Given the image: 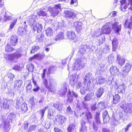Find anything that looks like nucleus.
<instances>
[{"mask_svg": "<svg viewBox=\"0 0 132 132\" xmlns=\"http://www.w3.org/2000/svg\"><path fill=\"white\" fill-rule=\"evenodd\" d=\"M16 116L15 114L13 113H10L6 119L4 117L2 119V121L3 122V126L4 129L5 130L8 131L10 128L9 123L12 122L13 120L15 119Z\"/></svg>", "mask_w": 132, "mask_h": 132, "instance_id": "obj_1", "label": "nucleus"}, {"mask_svg": "<svg viewBox=\"0 0 132 132\" xmlns=\"http://www.w3.org/2000/svg\"><path fill=\"white\" fill-rule=\"evenodd\" d=\"M30 25L31 26L32 29V31L34 32L36 31L37 33H40L42 30V25L39 23H36L35 19L33 18H31L28 20Z\"/></svg>", "mask_w": 132, "mask_h": 132, "instance_id": "obj_2", "label": "nucleus"}, {"mask_svg": "<svg viewBox=\"0 0 132 132\" xmlns=\"http://www.w3.org/2000/svg\"><path fill=\"white\" fill-rule=\"evenodd\" d=\"M127 118L125 115H123L122 112H119L117 113L116 116L114 117L113 121L114 122L113 124L114 125H116L120 122V120H123L127 119Z\"/></svg>", "mask_w": 132, "mask_h": 132, "instance_id": "obj_3", "label": "nucleus"}, {"mask_svg": "<svg viewBox=\"0 0 132 132\" xmlns=\"http://www.w3.org/2000/svg\"><path fill=\"white\" fill-rule=\"evenodd\" d=\"M85 65V63L80 59H78L73 64V70L77 71L83 68Z\"/></svg>", "mask_w": 132, "mask_h": 132, "instance_id": "obj_4", "label": "nucleus"}, {"mask_svg": "<svg viewBox=\"0 0 132 132\" xmlns=\"http://www.w3.org/2000/svg\"><path fill=\"white\" fill-rule=\"evenodd\" d=\"M22 53V51L20 49H18L15 53L9 55L8 59L11 61L15 62L16 61V59L21 56Z\"/></svg>", "mask_w": 132, "mask_h": 132, "instance_id": "obj_5", "label": "nucleus"}, {"mask_svg": "<svg viewBox=\"0 0 132 132\" xmlns=\"http://www.w3.org/2000/svg\"><path fill=\"white\" fill-rule=\"evenodd\" d=\"M120 107L123 109L124 111L126 113H130L132 112V104L131 103H125V102H122Z\"/></svg>", "mask_w": 132, "mask_h": 132, "instance_id": "obj_6", "label": "nucleus"}, {"mask_svg": "<svg viewBox=\"0 0 132 132\" xmlns=\"http://www.w3.org/2000/svg\"><path fill=\"white\" fill-rule=\"evenodd\" d=\"M60 4H59L55 5L53 8H50L47 11V12H50L51 16L54 18L55 16H56L59 13L60 10Z\"/></svg>", "mask_w": 132, "mask_h": 132, "instance_id": "obj_7", "label": "nucleus"}, {"mask_svg": "<svg viewBox=\"0 0 132 132\" xmlns=\"http://www.w3.org/2000/svg\"><path fill=\"white\" fill-rule=\"evenodd\" d=\"M92 74L90 72L86 73L85 78L84 79L83 83L85 85L88 87L89 86L91 81L93 82L94 78L92 76Z\"/></svg>", "mask_w": 132, "mask_h": 132, "instance_id": "obj_8", "label": "nucleus"}, {"mask_svg": "<svg viewBox=\"0 0 132 132\" xmlns=\"http://www.w3.org/2000/svg\"><path fill=\"white\" fill-rule=\"evenodd\" d=\"M49 83H48V80L46 79H44L43 80V83L45 87L47 89H49L52 92L50 89V87L53 86L55 84V81L54 79L52 78H50L49 80Z\"/></svg>", "mask_w": 132, "mask_h": 132, "instance_id": "obj_9", "label": "nucleus"}, {"mask_svg": "<svg viewBox=\"0 0 132 132\" xmlns=\"http://www.w3.org/2000/svg\"><path fill=\"white\" fill-rule=\"evenodd\" d=\"M93 36L95 38H98L99 37V39H97L99 45L103 44L105 40V38L104 36L101 33L99 34V33H95L93 35Z\"/></svg>", "mask_w": 132, "mask_h": 132, "instance_id": "obj_10", "label": "nucleus"}, {"mask_svg": "<svg viewBox=\"0 0 132 132\" xmlns=\"http://www.w3.org/2000/svg\"><path fill=\"white\" fill-rule=\"evenodd\" d=\"M132 67L131 64L129 63H126L123 68L122 76L124 77H126L129 72L130 71Z\"/></svg>", "mask_w": 132, "mask_h": 132, "instance_id": "obj_11", "label": "nucleus"}, {"mask_svg": "<svg viewBox=\"0 0 132 132\" xmlns=\"http://www.w3.org/2000/svg\"><path fill=\"white\" fill-rule=\"evenodd\" d=\"M65 34L67 39L69 40H74L76 38V35L73 31H68L65 32Z\"/></svg>", "mask_w": 132, "mask_h": 132, "instance_id": "obj_12", "label": "nucleus"}, {"mask_svg": "<svg viewBox=\"0 0 132 132\" xmlns=\"http://www.w3.org/2000/svg\"><path fill=\"white\" fill-rule=\"evenodd\" d=\"M111 24L110 23H107L106 24L103 26L101 29V31L104 34H109L110 33L111 31L110 27Z\"/></svg>", "mask_w": 132, "mask_h": 132, "instance_id": "obj_13", "label": "nucleus"}, {"mask_svg": "<svg viewBox=\"0 0 132 132\" xmlns=\"http://www.w3.org/2000/svg\"><path fill=\"white\" fill-rule=\"evenodd\" d=\"M64 13L66 18L73 19L76 16V14L72 10L64 11Z\"/></svg>", "mask_w": 132, "mask_h": 132, "instance_id": "obj_14", "label": "nucleus"}, {"mask_svg": "<svg viewBox=\"0 0 132 132\" xmlns=\"http://www.w3.org/2000/svg\"><path fill=\"white\" fill-rule=\"evenodd\" d=\"M67 118L64 116L60 115H57L56 118V121L59 125H62L67 120Z\"/></svg>", "mask_w": 132, "mask_h": 132, "instance_id": "obj_15", "label": "nucleus"}, {"mask_svg": "<svg viewBox=\"0 0 132 132\" xmlns=\"http://www.w3.org/2000/svg\"><path fill=\"white\" fill-rule=\"evenodd\" d=\"M4 101L3 107L6 110L9 109L10 105L12 104L13 103V102L12 100H4Z\"/></svg>", "mask_w": 132, "mask_h": 132, "instance_id": "obj_16", "label": "nucleus"}, {"mask_svg": "<svg viewBox=\"0 0 132 132\" xmlns=\"http://www.w3.org/2000/svg\"><path fill=\"white\" fill-rule=\"evenodd\" d=\"M112 28L116 32H118L121 30V24L118 22H115L112 24Z\"/></svg>", "mask_w": 132, "mask_h": 132, "instance_id": "obj_17", "label": "nucleus"}, {"mask_svg": "<svg viewBox=\"0 0 132 132\" xmlns=\"http://www.w3.org/2000/svg\"><path fill=\"white\" fill-rule=\"evenodd\" d=\"M102 118L103 119V121L104 123H106L109 122L110 119L108 112L105 110L102 113Z\"/></svg>", "mask_w": 132, "mask_h": 132, "instance_id": "obj_18", "label": "nucleus"}, {"mask_svg": "<svg viewBox=\"0 0 132 132\" xmlns=\"http://www.w3.org/2000/svg\"><path fill=\"white\" fill-rule=\"evenodd\" d=\"M110 71L111 74L114 76L118 75L119 73V69L115 66L111 67L110 68Z\"/></svg>", "mask_w": 132, "mask_h": 132, "instance_id": "obj_19", "label": "nucleus"}, {"mask_svg": "<svg viewBox=\"0 0 132 132\" xmlns=\"http://www.w3.org/2000/svg\"><path fill=\"white\" fill-rule=\"evenodd\" d=\"M125 60L124 58L121 57L119 54H117V61L119 65L122 66L125 63Z\"/></svg>", "mask_w": 132, "mask_h": 132, "instance_id": "obj_20", "label": "nucleus"}, {"mask_svg": "<svg viewBox=\"0 0 132 132\" xmlns=\"http://www.w3.org/2000/svg\"><path fill=\"white\" fill-rule=\"evenodd\" d=\"M74 24L75 28L78 32H79L81 30L82 24L81 22L76 21L74 22Z\"/></svg>", "mask_w": 132, "mask_h": 132, "instance_id": "obj_21", "label": "nucleus"}, {"mask_svg": "<svg viewBox=\"0 0 132 132\" xmlns=\"http://www.w3.org/2000/svg\"><path fill=\"white\" fill-rule=\"evenodd\" d=\"M106 68L105 65L104 64H101L97 71V73L100 75L104 73Z\"/></svg>", "mask_w": 132, "mask_h": 132, "instance_id": "obj_22", "label": "nucleus"}, {"mask_svg": "<svg viewBox=\"0 0 132 132\" xmlns=\"http://www.w3.org/2000/svg\"><path fill=\"white\" fill-rule=\"evenodd\" d=\"M53 106L59 111H60L62 109V103L60 102H57L53 104Z\"/></svg>", "mask_w": 132, "mask_h": 132, "instance_id": "obj_23", "label": "nucleus"}, {"mask_svg": "<svg viewBox=\"0 0 132 132\" xmlns=\"http://www.w3.org/2000/svg\"><path fill=\"white\" fill-rule=\"evenodd\" d=\"M112 50L115 51L117 48L118 42L116 38H114L112 41Z\"/></svg>", "mask_w": 132, "mask_h": 132, "instance_id": "obj_24", "label": "nucleus"}, {"mask_svg": "<svg viewBox=\"0 0 132 132\" xmlns=\"http://www.w3.org/2000/svg\"><path fill=\"white\" fill-rule=\"evenodd\" d=\"M64 37V33L63 32H59L55 37L54 39L56 41L63 39Z\"/></svg>", "mask_w": 132, "mask_h": 132, "instance_id": "obj_25", "label": "nucleus"}, {"mask_svg": "<svg viewBox=\"0 0 132 132\" xmlns=\"http://www.w3.org/2000/svg\"><path fill=\"white\" fill-rule=\"evenodd\" d=\"M126 86L123 85L118 86L117 89V90L119 93H123L125 90Z\"/></svg>", "mask_w": 132, "mask_h": 132, "instance_id": "obj_26", "label": "nucleus"}, {"mask_svg": "<svg viewBox=\"0 0 132 132\" xmlns=\"http://www.w3.org/2000/svg\"><path fill=\"white\" fill-rule=\"evenodd\" d=\"M17 37L15 36H13L11 37V39L10 43L13 46H15L17 43Z\"/></svg>", "mask_w": 132, "mask_h": 132, "instance_id": "obj_27", "label": "nucleus"}, {"mask_svg": "<svg viewBox=\"0 0 132 132\" xmlns=\"http://www.w3.org/2000/svg\"><path fill=\"white\" fill-rule=\"evenodd\" d=\"M67 90L66 87L64 86L59 90L58 94L60 96H63L65 95L66 92L67 91Z\"/></svg>", "mask_w": 132, "mask_h": 132, "instance_id": "obj_28", "label": "nucleus"}, {"mask_svg": "<svg viewBox=\"0 0 132 132\" xmlns=\"http://www.w3.org/2000/svg\"><path fill=\"white\" fill-rule=\"evenodd\" d=\"M22 81L20 80L16 81L14 82V87L18 90L22 84Z\"/></svg>", "mask_w": 132, "mask_h": 132, "instance_id": "obj_29", "label": "nucleus"}, {"mask_svg": "<svg viewBox=\"0 0 132 132\" xmlns=\"http://www.w3.org/2000/svg\"><path fill=\"white\" fill-rule=\"evenodd\" d=\"M132 20H126L125 23V27L128 28L131 30L132 26Z\"/></svg>", "mask_w": 132, "mask_h": 132, "instance_id": "obj_30", "label": "nucleus"}, {"mask_svg": "<svg viewBox=\"0 0 132 132\" xmlns=\"http://www.w3.org/2000/svg\"><path fill=\"white\" fill-rule=\"evenodd\" d=\"M54 111V110L52 108H50L48 109L47 117L49 119H52L54 118L53 112Z\"/></svg>", "mask_w": 132, "mask_h": 132, "instance_id": "obj_31", "label": "nucleus"}, {"mask_svg": "<svg viewBox=\"0 0 132 132\" xmlns=\"http://www.w3.org/2000/svg\"><path fill=\"white\" fill-rule=\"evenodd\" d=\"M67 101L68 102L70 103H72L73 102V96L72 95L71 92L69 89V92L67 94Z\"/></svg>", "mask_w": 132, "mask_h": 132, "instance_id": "obj_32", "label": "nucleus"}, {"mask_svg": "<svg viewBox=\"0 0 132 132\" xmlns=\"http://www.w3.org/2000/svg\"><path fill=\"white\" fill-rule=\"evenodd\" d=\"M104 92V89L102 87H100L96 92V96L97 97H100L102 95Z\"/></svg>", "mask_w": 132, "mask_h": 132, "instance_id": "obj_33", "label": "nucleus"}, {"mask_svg": "<svg viewBox=\"0 0 132 132\" xmlns=\"http://www.w3.org/2000/svg\"><path fill=\"white\" fill-rule=\"evenodd\" d=\"M75 126V125L74 123L70 125L67 129L68 132H76L74 129Z\"/></svg>", "mask_w": 132, "mask_h": 132, "instance_id": "obj_34", "label": "nucleus"}, {"mask_svg": "<svg viewBox=\"0 0 132 132\" xmlns=\"http://www.w3.org/2000/svg\"><path fill=\"white\" fill-rule=\"evenodd\" d=\"M18 33L21 36H23L26 34V30L24 28L19 27L18 30Z\"/></svg>", "mask_w": 132, "mask_h": 132, "instance_id": "obj_35", "label": "nucleus"}, {"mask_svg": "<svg viewBox=\"0 0 132 132\" xmlns=\"http://www.w3.org/2000/svg\"><path fill=\"white\" fill-rule=\"evenodd\" d=\"M120 100V97L118 94H116L113 97V102L114 104H117Z\"/></svg>", "mask_w": 132, "mask_h": 132, "instance_id": "obj_36", "label": "nucleus"}, {"mask_svg": "<svg viewBox=\"0 0 132 132\" xmlns=\"http://www.w3.org/2000/svg\"><path fill=\"white\" fill-rule=\"evenodd\" d=\"M46 34L48 36L50 37L53 35V31L52 28L49 27L46 30Z\"/></svg>", "mask_w": 132, "mask_h": 132, "instance_id": "obj_37", "label": "nucleus"}, {"mask_svg": "<svg viewBox=\"0 0 132 132\" xmlns=\"http://www.w3.org/2000/svg\"><path fill=\"white\" fill-rule=\"evenodd\" d=\"M38 14L39 16L41 15L43 16H47V13H46L45 11V9H44L43 8L40 9L39 11L38 12Z\"/></svg>", "mask_w": 132, "mask_h": 132, "instance_id": "obj_38", "label": "nucleus"}, {"mask_svg": "<svg viewBox=\"0 0 132 132\" xmlns=\"http://www.w3.org/2000/svg\"><path fill=\"white\" fill-rule=\"evenodd\" d=\"M100 113L99 112H97L95 114V119L96 123L97 124H100L101 121L100 119Z\"/></svg>", "mask_w": 132, "mask_h": 132, "instance_id": "obj_39", "label": "nucleus"}, {"mask_svg": "<svg viewBox=\"0 0 132 132\" xmlns=\"http://www.w3.org/2000/svg\"><path fill=\"white\" fill-rule=\"evenodd\" d=\"M27 68L28 70L30 72H32L34 70V65L32 64H29L27 65Z\"/></svg>", "mask_w": 132, "mask_h": 132, "instance_id": "obj_40", "label": "nucleus"}, {"mask_svg": "<svg viewBox=\"0 0 132 132\" xmlns=\"http://www.w3.org/2000/svg\"><path fill=\"white\" fill-rule=\"evenodd\" d=\"M7 76L9 80L10 83H11L13 80V78L14 77V75L11 73H8Z\"/></svg>", "mask_w": 132, "mask_h": 132, "instance_id": "obj_41", "label": "nucleus"}, {"mask_svg": "<svg viewBox=\"0 0 132 132\" xmlns=\"http://www.w3.org/2000/svg\"><path fill=\"white\" fill-rule=\"evenodd\" d=\"M98 82L97 84H101L104 83L105 81V78L102 76H100L98 78Z\"/></svg>", "mask_w": 132, "mask_h": 132, "instance_id": "obj_42", "label": "nucleus"}, {"mask_svg": "<svg viewBox=\"0 0 132 132\" xmlns=\"http://www.w3.org/2000/svg\"><path fill=\"white\" fill-rule=\"evenodd\" d=\"M48 106H46L42 110H41L39 112L40 113V115H41V119L43 120V118L44 115V114L45 113V111L46 109L48 108Z\"/></svg>", "mask_w": 132, "mask_h": 132, "instance_id": "obj_43", "label": "nucleus"}, {"mask_svg": "<svg viewBox=\"0 0 132 132\" xmlns=\"http://www.w3.org/2000/svg\"><path fill=\"white\" fill-rule=\"evenodd\" d=\"M75 77L73 76H71L70 77V83L72 86H73L75 85Z\"/></svg>", "mask_w": 132, "mask_h": 132, "instance_id": "obj_44", "label": "nucleus"}, {"mask_svg": "<svg viewBox=\"0 0 132 132\" xmlns=\"http://www.w3.org/2000/svg\"><path fill=\"white\" fill-rule=\"evenodd\" d=\"M66 113L68 115H71L73 114V112L71 109L70 106H69L67 108L66 110Z\"/></svg>", "mask_w": 132, "mask_h": 132, "instance_id": "obj_45", "label": "nucleus"}, {"mask_svg": "<svg viewBox=\"0 0 132 132\" xmlns=\"http://www.w3.org/2000/svg\"><path fill=\"white\" fill-rule=\"evenodd\" d=\"M21 109V111L23 112H26L28 109L27 104L25 103H23L22 105Z\"/></svg>", "mask_w": 132, "mask_h": 132, "instance_id": "obj_46", "label": "nucleus"}, {"mask_svg": "<svg viewBox=\"0 0 132 132\" xmlns=\"http://www.w3.org/2000/svg\"><path fill=\"white\" fill-rule=\"evenodd\" d=\"M86 116L87 120L88 122H89V120L92 118V115L91 113L89 112H87L86 113Z\"/></svg>", "mask_w": 132, "mask_h": 132, "instance_id": "obj_47", "label": "nucleus"}, {"mask_svg": "<svg viewBox=\"0 0 132 132\" xmlns=\"http://www.w3.org/2000/svg\"><path fill=\"white\" fill-rule=\"evenodd\" d=\"M44 38V37L43 35L42 34H39L38 35L37 37V41L39 42H42Z\"/></svg>", "mask_w": 132, "mask_h": 132, "instance_id": "obj_48", "label": "nucleus"}, {"mask_svg": "<svg viewBox=\"0 0 132 132\" xmlns=\"http://www.w3.org/2000/svg\"><path fill=\"white\" fill-rule=\"evenodd\" d=\"M39 47L38 46H34L32 47V49L31 51V53H34L36 52L39 49Z\"/></svg>", "mask_w": 132, "mask_h": 132, "instance_id": "obj_49", "label": "nucleus"}, {"mask_svg": "<svg viewBox=\"0 0 132 132\" xmlns=\"http://www.w3.org/2000/svg\"><path fill=\"white\" fill-rule=\"evenodd\" d=\"M17 18L15 19H14V21L11 23L10 25L9 29L10 30H11L13 28V27L15 25V23L17 21Z\"/></svg>", "mask_w": 132, "mask_h": 132, "instance_id": "obj_50", "label": "nucleus"}, {"mask_svg": "<svg viewBox=\"0 0 132 132\" xmlns=\"http://www.w3.org/2000/svg\"><path fill=\"white\" fill-rule=\"evenodd\" d=\"M13 50V48L9 45H7L5 47V51L6 52H9Z\"/></svg>", "mask_w": 132, "mask_h": 132, "instance_id": "obj_51", "label": "nucleus"}, {"mask_svg": "<svg viewBox=\"0 0 132 132\" xmlns=\"http://www.w3.org/2000/svg\"><path fill=\"white\" fill-rule=\"evenodd\" d=\"M44 100L43 99H41L39 101H37L36 102L37 104L39 105L40 106H43V104L44 102Z\"/></svg>", "mask_w": 132, "mask_h": 132, "instance_id": "obj_52", "label": "nucleus"}, {"mask_svg": "<svg viewBox=\"0 0 132 132\" xmlns=\"http://www.w3.org/2000/svg\"><path fill=\"white\" fill-rule=\"evenodd\" d=\"M13 69L15 70L20 71L21 70L22 68L20 67V65H16L13 68Z\"/></svg>", "mask_w": 132, "mask_h": 132, "instance_id": "obj_53", "label": "nucleus"}, {"mask_svg": "<svg viewBox=\"0 0 132 132\" xmlns=\"http://www.w3.org/2000/svg\"><path fill=\"white\" fill-rule=\"evenodd\" d=\"M85 52V49L84 47H82L80 48L79 51L78 52V54H81V55L84 54Z\"/></svg>", "mask_w": 132, "mask_h": 132, "instance_id": "obj_54", "label": "nucleus"}, {"mask_svg": "<svg viewBox=\"0 0 132 132\" xmlns=\"http://www.w3.org/2000/svg\"><path fill=\"white\" fill-rule=\"evenodd\" d=\"M91 96L89 94H87L84 97V100L85 101H89L91 99Z\"/></svg>", "mask_w": 132, "mask_h": 132, "instance_id": "obj_55", "label": "nucleus"}, {"mask_svg": "<svg viewBox=\"0 0 132 132\" xmlns=\"http://www.w3.org/2000/svg\"><path fill=\"white\" fill-rule=\"evenodd\" d=\"M28 123L27 121H25L22 125V127L25 130H27V128L28 126Z\"/></svg>", "mask_w": 132, "mask_h": 132, "instance_id": "obj_56", "label": "nucleus"}, {"mask_svg": "<svg viewBox=\"0 0 132 132\" xmlns=\"http://www.w3.org/2000/svg\"><path fill=\"white\" fill-rule=\"evenodd\" d=\"M36 127V126L35 125H32L29 127V129L27 131V132L31 131L33 130H34Z\"/></svg>", "mask_w": 132, "mask_h": 132, "instance_id": "obj_57", "label": "nucleus"}, {"mask_svg": "<svg viewBox=\"0 0 132 132\" xmlns=\"http://www.w3.org/2000/svg\"><path fill=\"white\" fill-rule=\"evenodd\" d=\"M32 88V86L30 83L26 87V90L27 92L30 91V90Z\"/></svg>", "mask_w": 132, "mask_h": 132, "instance_id": "obj_58", "label": "nucleus"}, {"mask_svg": "<svg viewBox=\"0 0 132 132\" xmlns=\"http://www.w3.org/2000/svg\"><path fill=\"white\" fill-rule=\"evenodd\" d=\"M129 5V4H127L126 3L125 5L123 6V8L124 10L122 8V6H121V7H120V9L121 10H122L123 12H124L125 11V10L128 7V6Z\"/></svg>", "mask_w": 132, "mask_h": 132, "instance_id": "obj_59", "label": "nucleus"}, {"mask_svg": "<svg viewBox=\"0 0 132 132\" xmlns=\"http://www.w3.org/2000/svg\"><path fill=\"white\" fill-rule=\"evenodd\" d=\"M44 125L45 127L47 129H48L50 128V123H46V121H45V123L44 124Z\"/></svg>", "mask_w": 132, "mask_h": 132, "instance_id": "obj_60", "label": "nucleus"}, {"mask_svg": "<svg viewBox=\"0 0 132 132\" xmlns=\"http://www.w3.org/2000/svg\"><path fill=\"white\" fill-rule=\"evenodd\" d=\"M86 89L85 87L81 88L80 90V93L81 94H85L86 93Z\"/></svg>", "mask_w": 132, "mask_h": 132, "instance_id": "obj_61", "label": "nucleus"}, {"mask_svg": "<svg viewBox=\"0 0 132 132\" xmlns=\"http://www.w3.org/2000/svg\"><path fill=\"white\" fill-rule=\"evenodd\" d=\"M109 52V48L108 46H106L104 50V52L106 53H108Z\"/></svg>", "mask_w": 132, "mask_h": 132, "instance_id": "obj_62", "label": "nucleus"}, {"mask_svg": "<svg viewBox=\"0 0 132 132\" xmlns=\"http://www.w3.org/2000/svg\"><path fill=\"white\" fill-rule=\"evenodd\" d=\"M87 127L85 126H83L80 130V131H82V132H86L87 131Z\"/></svg>", "mask_w": 132, "mask_h": 132, "instance_id": "obj_63", "label": "nucleus"}, {"mask_svg": "<svg viewBox=\"0 0 132 132\" xmlns=\"http://www.w3.org/2000/svg\"><path fill=\"white\" fill-rule=\"evenodd\" d=\"M117 13V12L114 11L110 13L109 15L111 16L114 17L116 15Z\"/></svg>", "mask_w": 132, "mask_h": 132, "instance_id": "obj_64", "label": "nucleus"}]
</instances>
